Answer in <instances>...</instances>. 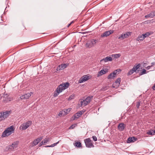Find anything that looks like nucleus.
Segmentation results:
<instances>
[{
    "instance_id": "nucleus-1",
    "label": "nucleus",
    "mask_w": 155,
    "mask_h": 155,
    "mask_svg": "<svg viewBox=\"0 0 155 155\" xmlns=\"http://www.w3.org/2000/svg\"><path fill=\"white\" fill-rule=\"evenodd\" d=\"M69 83L66 82L60 84L55 91L54 94V96L55 97H57L59 94L62 91L67 88L69 86Z\"/></svg>"
},
{
    "instance_id": "nucleus-2",
    "label": "nucleus",
    "mask_w": 155,
    "mask_h": 155,
    "mask_svg": "<svg viewBox=\"0 0 155 155\" xmlns=\"http://www.w3.org/2000/svg\"><path fill=\"white\" fill-rule=\"evenodd\" d=\"M14 131L13 126H11L5 130L2 133V137H5L10 135Z\"/></svg>"
},
{
    "instance_id": "nucleus-3",
    "label": "nucleus",
    "mask_w": 155,
    "mask_h": 155,
    "mask_svg": "<svg viewBox=\"0 0 155 155\" xmlns=\"http://www.w3.org/2000/svg\"><path fill=\"white\" fill-rule=\"evenodd\" d=\"M32 124V121L28 120L26 123L22 124L20 126V128L22 130H25L28 128Z\"/></svg>"
},
{
    "instance_id": "nucleus-4",
    "label": "nucleus",
    "mask_w": 155,
    "mask_h": 155,
    "mask_svg": "<svg viewBox=\"0 0 155 155\" xmlns=\"http://www.w3.org/2000/svg\"><path fill=\"white\" fill-rule=\"evenodd\" d=\"M97 41V40L92 39L87 41L86 44V46L87 48H91L94 46Z\"/></svg>"
},
{
    "instance_id": "nucleus-5",
    "label": "nucleus",
    "mask_w": 155,
    "mask_h": 155,
    "mask_svg": "<svg viewBox=\"0 0 155 155\" xmlns=\"http://www.w3.org/2000/svg\"><path fill=\"white\" fill-rule=\"evenodd\" d=\"M84 142L85 145L87 147L91 148V147H94V146L92 143V141L90 138H87L84 139Z\"/></svg>"
},
{
    "instance_id": "nucleus-6",
    "label": "nucleus",
    "mask_w": 155,
    "mask_h": 155,
    "mask_svg": "<svg viewBox=\"0 0 155 155\" xmlns=\"http://www.w3.org/2000/svg\"><path fill=\"white\" fill-rule=\"evenodd\" d=\"M2 98L3 99V101L5 103L11 101L12 100V98L10 97L7 94H4L3 95V97Z\"/></svg>"
},
{
    "instance_id": "nucleus-7",
    "label": "nucleus",
    "mask_w": 155,
    "mask_h": 155,
    "mask_svg": "<svg viewBox=\"0 0 155 155\" xmlns=\"http://www.w3.org/2000/svg\"><path fill=\"white\" fill-rule=\"evenodd\" d=\"M113 32V31L112 30H110L108 31H107L102 34L101 36L102 37H107L109 36L111 34H112Z\"/></svg>"
},
{
    "instance_id": "nucleus-8",
    "label": "nucleus",
    "mask_w": 155,
    "mask_h": 155,
    "mask_svg": "<svg viewBox=\"0 0 155 155\" xmlns=\"http://www.w3.org/2000/svg\"><path fill=\"white\" fill-rule=\"evenodd\" d=\"M130 32H128L126 33H123L118 38L119 39L122 40L124 38H127L130 35Z\"/></svg>"
},
{
    "instance_id": "nucleus-9",
    "label": "nucleus",
    "mask_w": 155,
    "mask_h": 155,
    "mask_svg": "<svg viewBox=\"0 0 155 155\" xmlns=\"http://www.w3.org/2000/svg\"><path fill=\"white\" fill-rule=\"evenodd\" d=\"M32 94L33 93L32 92L25 94L21 96L20 98L21 99H28L31 96V94Z\"/></svg>"
},
{
    "instance_id": "nucleus-10",
    "label": "nucleus",
    "mask_w": 155,
    "mask_h": 155,
    "mask_svg": "<svg viewBox=\"0 0 155 155\" xmlns=\"http://www.w3.org/2000/svg\"><path fill=\"white\" fill-rule=\"evenodd\" d=\"M82 115V113L81 112L78 111L74 115L73 117H72V119L73 120H76L81 117Z\"/></svg>"
},
{
    "instance_id": "nucleus-11",
    "label": "nucleus",
    "mask_w": 155,
    "mask_h": 155,
    "mask_svg": "<svg viewBox=\"0 0 155 155\" xmlns=\"http://www.w3.org/2000/svg\"><path fill=\"white\" fill-rule=\"evenodd\" d=\"M118 128L120 131H123L126 128V125L123 123H121L119 124Z\"/></svg>"
},
{
    "instance_id": "nucleus-12",
    "label": "nucleus",
    "mask_w": 155,
    "mask_h": 155,
    "mask_svg": "<svg viewBox=\"0 0 155 155\" xmlns=\"http://www.w3.org/2000/svg\"><path fill=\"white\" fill-rule=\"evenodd\" d=\"M116 71H114L112 73L110 74L108 76L107 78L108 79H110L111 78L114 79L116 76Z\"/></svg>"
},
{
    "instance_id": "nucleus-13",
    "label": "nucleus",
    "mask_w": 155,
    "mask_h": 155,
    "mask_svg": "<svg viewBox=\"0 0 155 155\" xmlns=\"http://www.w3.org/2000/svg\"><path fill=\"white\" fill-rule=\"evenodd\" d=\"M9 112L10 111H6L5 112H2V118L3 120H5L9 116Z\"/></svg>"
},
{
    "instance_id": "nucleus-14",
    "label": "nucleus",
    "mask_w": 155,
    "mask_h": 155,
    "mask_svg": "<svg viewBox=\"0 0 155 155\" xmlns=\"http://www.w3.org/2000/svg\"><path fill=\"white\" fill-rule=\"evenodd\" d=\"M121 79L120 78H118L115 81L113 85H115V86H114V87H115V86L118 87L120 84Z\"/></svg>"
},
{
    "instance_id": "nucleus-15",
    "label": "nucleus",
    "mask_w": 155,
    "mask_h": 155,
    "mask_svg": "<svg viewBox=\"0 0 155 155\" xmlns=\"http://www.w3.org/2000/svg\"><path fill=\"white\" fill-rule=\"evenodd\" d=\"M112 59L110 57L107 56L105 58H103L101 60V62H102L103 61H104L106 62L108 61H112Z\"/></svg>"
},
{
    "instance_id": "nucleus-16",
    "label": "nucleus",
    "mask_w": 155,
    "mask_h": 155,
    "mask_svg": "<svg viewBox=\"0 0 155 155\" xmlns=\"http://www.w3.org/2000/svg\"><path fill=\"white\" fill-rule=\"evenodd\" d=\"M137 140V138L135 137H129L127 139L128 143L134 142Z\"/></svg>"
},
{
    "instance_id": "nucleus-17",
    "label": "nucleus",
    "mask_w": 155,
    "mask_h": 155,
    "mask_svg": "<svg viewBox=\"0 0 155 155\" xmlns=\"http://www.w3.org/2000/svg\"><path fill=\"white\" fill-rule=\"evenodd\" d=\"M107 71V70L105 71L104 70H102L98 72L97 76L98 77L102 75L106 74Z\"/></svg>"
},
{
    "instance_id": "nucleus-18",
    "label": "nucleus",
    "mask_w": 155,
    "mask_h": 155,
    "mask_svg": "<svg viewBox=\"0 0 155 155\" xmlns=\"http://www.w3.org/2000/svg\"><path fill=\"white\" fill-rule=\"evenodd\" d=\"M17 147V143L14 142L12 143V145L9 146V148L11 150L13 149L14 148H16Z\"/></svg>"
},
{
    "instance_id": "nucleus-19",
    "label": "nucleus",
    "mask_w": 155,
    "mask_h": 155,
    "mask_svg": "<svg viewBox=\"0 0 155 155\" xmlns=\"http://www.w3.org/2000/svg\"><path fill=\"white\" fill-rule=\"evenodd\" d=\"M154 16V12H153L150 13V14H148L145 16L146 18L150 17L152 18Z\"/></svg>"
},
{
    "instance_id": "nucleus-20",
    "label": "nucleus",
    "mask_w": 155,
    "mask_h": 155,
    "mask_svg": "<svg viewBox=\"0 0 155 155\" xmlns=\"http://www.w3.org/2000/svg\"><path fill=\"white\" fill-rule=\"evenodd\" d=\"M81 106H85L87 105L88 104L87 102L86 101V100H83V101H81Z\"/></svg>"
},
{
    "instance_id": "nucleus-21",
    "label": "nucleus",
    "mask_w": 155,
    "mask_h": 155,
    "mask_svg": "<svg viewBox=\"0 0 155 155\" xmlns=\"http://www.w3.org/2000/svg\"><path fill=\"white\" fill-rule=\"evenodd\" d=\"M93 96H90L87 97L85 99L86 101L88 103H89L91 102V100L93 98Z\"/></svg>"
},
{
    "instance_id": "nucleus-22",
    "label": "nucleus",
    "mask_w": 155,
    "mask_h": 155,
    "mask_svg": "<svg viewBox=\"0 0 155 155\" xmlns=\"http://www.w3.org/2000/svg\"><path fill=\"white\" fill-rule=\"evenodd\" d=\"M144 38L143 36H142V34L141 35H139L138 37L137 38L136 40L137 41H143L144 39Z\"/></svg>"
},
{
    "instance_id": "nucleus-23",
    "label": "nucleus",
    "mask_w": 155,
    "mask_h": 155,
    "mask_svg": "<svg viewBox=\"0 0 155 155\" xmlns=\"http://www.w3.org/2000/svg\"><path fill=\"white\" fill-rule=\"evenodd\" d=\"M147 134L150 135H154L155 134V130H148Z\"/></svg>"
},
{
    "instance_id": "nucleus-24",
    "label": "nucleus",
    "mask_w": 155,
    "mask_h": 155,
    "mask_svg": "<svg viewBox=\"0 0 155 155\" xmlns=\"http://www.w3.org/2000/svg\"><path fill=\"white\" fill-rule=\"evenodd\" d=\"M140 67V64H138L136 66H134L133 68L132 69L133 70V71L134 72H136V71Z\"/></svg>"
},
{
    "instance_id": "nucleus-25",
    "label": "nucleus",
    "mask_w": 155,
    "mask_h": 155,
    "mask_svg": "<svg viewBox=\"0 0 155 155\" xmlns=\"http://www.w3.org/2000/svg\"><path fill=\"white\" fill-rule=\"evenodd\" d=\"M74 144L75 147H80L81 146V143L80 142L78 141L76 142L75 144L74 143Z\"/></svg>"
},
{
    "instance_id": "nucleus-26",
    "label": "nucleus",
    "mask_w": 155,
    "mask_h": 155,
    "mask_svg": "<svg viewBox=\"0 0 155 155\" xmlns=\"http://www.w3.org/2000/svg\"><path fill=\"white\" fill-rule=\"evenodd\" d=\"M120 56H121V55L120 54H112V57H114V58H119Z\"/></svg>"
},
{
    "instance_id": "nucleus-27",
    "label": "nucleus",
    "mask_w": 155,
    "mask_h": 155,
    "mask_svg": "<svg viewBox=\"0 0 155 155\" xmlns=\"http://www.w3.org/2000/svg\"><path fill=\"white\" fill-rule=\"evenodd\" d=\"M68 64H61V68L63 70L67 66H68Z\"/></svg>"
},
{
    "instance_id": "nucleus-28",
    "label": "nucleus",
    "mask_w": 155,
    "mask_h": 155,
    "mask_svg": "<svg viewBox=\"0 0 155 155\" xmlns=\"http://www.w3.org/2000/svg\"><path fill=\"white\" fill-rule=\"evenodd\" d=\"M50 140V138L49 137H46L45 139L43 140L42 141L44 144H45L46 143L49 141Z\"/></svg>"
},
{
    "instance_id": "nucleus-29",
    "label": "nucleus",
    "mask_w": 155,
    "mask_h": 155,
    "mask_svg": "<svg viewBox=\"0 0 155 155\" xmlns=\"http://www.w3.org/2000/svg\"><path fill=\"white\" fill-rule=\"evenodd\" d=\"M85 81H87L89 79V76H87V75H84L82 76Z\"/></svg>"
},
{
    "instance_id": "nucleus-30",
    "label": "nucleus",
    "mask_w": 155,
    "mask_h": 155,
    "mask_svg": "<svg viewBox=\"0 0 155 155\" xmlns=\"http://www.w3.org/2000/svg\"><path fill=\"white\" fill-rule=\"evenodd\" d=\"M151 34L149 33L148 32L146 33L145 34H142V36L144 38H145L149 36Z\"/></svg>"
},
{
    "instance_id": "nucleus-31",
    "label": "nucleus",
    "mask_w": 155,
    "mask_h": 155,
    "mask_svg": "<svg viewBox=\"0 0 155 155\" xmlns=\"http://www.w3.org/2000/svg\"><path fill=\"white\" fill-rule=\"evenodd\" d=\"M85 81L84 80V78L82 77L78 81V83H82L83 82H85Z\"/></svg>"
},
{
    "instance_id": "nucleus-32",
    "label": "nucleus",
    "mask_w": 155,
    "mask_h": 155,
    "mask_svg": "<svg viewBox=\"0 0 155 155\" xmlns=\"http://www.w3.org/2000/svg\"><path fill=\"white\" fill-rule=\"evenodd\" d=\"M147 73L146 71L144 69H143L142 70V71L141 72L140 74V75H141L143 74H144Z\"/></svg>"
},
{
    "instance_id": "nucleus-33",
    "label": "nucleus",
    "mask_w": 155,
    "mask_h": 155,
    "mask_svg": "<svg viewBox=\"0 0 155 155\" xmlns=\"http://www.w3.org/2000/svg\"><path fill=\"white\" fill-rule=\"evenodd\" d=\"M39 143L38 141V139H35L34 140L33 142V143L34 144V146H35L37 145Z\"/></svg>"
},
{
    "instance_id": "nucleus-34",
    "label": "nucleus",
    "mask_w": 155,
    "mask_h": 155,
    "mask_svg": "<svg viewBox=\"0 0 155 155\" xmlns=\"http://www.w3.org/2000/svg\"><path fill=\"white\" fill-rule=\"evenodd\" d=\"M134 72L133 71V70L132 69L130 70V71L127 73V75H129L132 74Z\"/></svg>"
},
{
    "instance_id": "nucleus-35",
    "label": "nucleus",
    "mask_w": 155,
    "mask_h": 155,
    "mask_svg": "<svg viewBox=\"0 0 155 155\" xmlns=\"http://www.w3.org/2000/svg\"><path fill=\"white\" fill-rule=\"evenodd\" d=\"M74 95H72L70 96L68 98V100L70 101L72 99H74Z\"/></svg>"
},
{
    "instance_id": "nucleus-36",
    "label": "nucleus",
    "mask_w": 155,
    "mask_h": 155,
    "mask_svg": "<svg viewBox=\"0 0 155 155\" xmlns=\"http://www.w3.org/2000/svg\"><path fill=\"white\" fill-rule=\"evenodd\" d=\"M61 65H59L57 67V69H56V70L57 71H60V70H63L61 68Z\"/></svg>"
},
{
    "instance_id": "nucleus-37",
    "label": "nucleus",
    "mask_w": 155,
    "mask_h": 155,
    "mask_svg": "<svg viewBox=\"0 0 155 155\" xmlns=\"http://www.w3.org/2000/svg\"><path fill=\"white\" fill-rule=\"evenodd\" d=\"M77 125L76 124H74L71 126L69 127V129H73Z\"/></svg>"
},
{
    "instance_id": "nucleus-38",
    "label": "nucleus",
    "mask_w": 155,
    "mask_h": 155,
    "mask_svg": "<svg viewBox=\"0 0 155 155\" xmlns=\"http://www.w3.org/2000/svg\"><path fill=\"white\" fill-rule=\"evenodd\" d=\"M59 143V141H58L57 143H54L51 145V147H54L56 146L57 145V144L58 143Z\"/></svg>"
},
{
    "instance_id": "nucleus-39",
    "label": "nucleus",
    "mask_w": 155,
    "mask_h": 155,
    "mask_svg": "<svg viewBox=\"0 0 155 155\" xmlns=\"http://www.w3.org/2000/svg\"><path fill=\"white\" fill-rule=\"evenodd\" d=\"M3 120V118H2V112H0V121H1Z\"/></svg>"
},
{
    "instance_id": "nucleus-40",
    "label": "nucleus",
    "mask_w": 155,
    "mask_h": 155,
    "mask_svg": "<svg viewBox=\"0 0 155 155\" xmlns=\"http://www.w3.org/2000/svg\"><path fill=\"white\" fill-rule=\"evenodd\" d=\"M140 105V102H137V103L136 107L138 108Z\"/></svg>"
},
{
    "instance_id": "nucleus-41",
    "label": "nucleus",
    "mask_w": 155,
    "mask_h": 155,
    "mask_svg": "<svg viewBox=\"0 0 155 155\" xmlns=\"http://www.w3.org/2000/svg\"><path fill=\"white\" fill-rule=\"evenodd\" d=\"M92 138H93V140L95 141H97V137H96V136H93L92 137Z\"/></svg>"
},
{
    "instance_id": "nucleus-42",
    "label": "nucleus",
    "mask_w": 155,
    "mask_h": 155,
    "mask_svg": "<svg viewBox=\"0 0 155 155\" xmlns=\"http://www.w3.org/2000/svg\"><path fill=\"white\" fill-rule=\"evenodd\" d=\"M43 139V137H40L37 139H38V141L39 142H40Z\"/></svg>"
},
{
    "instance_id": "nucleus-43",
    "label": "nucleus",
    "mask_w": 155,
    "mask_h": 155,
    "mask_svg": "<svg viewBox=\"0 0 155 155\" xmlns=\"http://www.w3.org/2000/svg\"><path fill=\"white\" fill-rule=\"evenodd\" d=\"M107 88H108V87H102L101 89V90H102V91H105V90H106L107 89Z\"/></svg>"
},
{
    "instance_id": "nucleus-44",
    "label": "nucleus",
    "mask_w": 155,
    "mask_h": 155,
    "mask_svg": "<svg viewBox=\"0 0 155 155\" xmlns=\"http://www.w3.org/2000/svg\"><path fill=\"white\" fill-rule=\"evenodd\" d=\"M152 67V65H151V66H148L147 67H146L145 68L147 70H149L150 68Z\"/></svg>"
},
{
    "instance_id": "nucleus-45",
    "label": "nucleus",
    "mask_w": 155,
    "mask_h": 155,
    "mask_svg": "<svg viewBox=\"0 0 155 155\" xmlns=\"http://www.w3.org/2000/svg\"><path fill=\"white\" fill-rule=\"evenodd\" d=\"M44 144V143H43V142L42 141L39 144V147H41Z\"/></svg>"
},
{
    "instance_id": "nucleus-46",
    "label": "nucleus",
    "mask_w": 155,
    "mask_h": 155,
    "mask_svg": "<svg viewBox=\"0 0 155 155\" xmlns=\"http://www.w3.org/2000/svg\"><path fill=\"white\" fill-rule=\"evenodd\" d=\"M62 112L61 111L59 113V114H58V115L60 117H61L62 116Z\"/></svg>"
},
{
    "instance_id": "nucleus-47",
    "label": "nucleus",
    "mask_w": 155,
    "mask_h": 155,
    "mask_svg": "<svg viewBox=\"0 0 155 155\" xmlns=\"http://www.w3.org/2000/svg\"><path fill=\"white\" fill-rule=\"evenodd\" d=\"M115 71H116V74L117 73V71L118 72H120V71L121 70L120 69H117L115 70Z\"/></svg>"
},
{
    "instance_id": "nucleus-48",
    "label": "nucleus",
    "mask_w": 155,
    "mask_h": 155,
    "mask_svg": "<svg viewBox=\"0 0 155 155\" xmlns=\"http://www.w3.org/2000/svg\"><path fill=\"white\" fill-rule=\"evenodd\" d=\"M152 88L153 89V90H155V84L152 87Z\"/></svg>"
},
{
    "instance_id": "nucleus-49",
    "label": "nucleus",
    "mask_w": 155,
    "mask_h": 155,
    "mask_svg": "<svg viewBox=\"0 0 155 155\" xmlns=\"http://www.w3.org/2000/svg\"><path fill=\"white\" fill-rule=\"evenodd\" d=\"M85 111L84 110L79 111V112H81L82 113V114L85 112Z\"/></svg>"
},
{
    "instance_id": "nucleus-50",
    "label": "nucleus",
    "mask_w": 155,
    "mask_h": 155,
    "mask_svg": "<svg viewBox=\"0 0 155 155\" xmlns=\"http://www.w3.org/2000/svg\"><path fill=\"white\" fill-rule=\"evenodd\" d=\"M70 110L69 109H67V110H66V112H65V113H67V112H68V111H69ZM67 114V113L66 114Z\"/></svg>"
},
{
    "instance_id": "nucleus-51",
    "label": "nucleus",
    "mask_w": 155,
    "mask_h": 155,
    "mask_svg": "<svg viewBox=\"0 0 155 155\" xmlns=\"http://www.w3.org/2000/svg\"><path fill=\"white\" fill-rule=\"evenodd\" d=\"M45 147H51V145H47V146H46Z\"/></svg>"
},
{
    "instance_id": "nucleus-52",
    "label": "nucleus",
    "mask_w": 155,
    "mask_h": 155,
    "mask_svg": "<svg viewBox=\"0 0 155 155\" xmlns=\"http://www.w3.org/2000/svg\"><path fill=\"white\" fill-rule=\"evenodd\" d=\"M151 65H152L153 66V65L155 64V63L154 62H152L151 63Z\"/></svg>"
},
{
    "instance_id": "nucleus-53",
    "label": "nucleus",
    "mask_w": 155,
    "mask_h": 155,
    "mask_svg": "<svg viewBox=\"0 0 155 155\" xmlns=\"http://www.w3.org/2000/svg\"><path fill=\"white\" fill-rule=\"evenodd\" d=\"M71 25V24L70 23H69V24H68V27H69V26Z\"/></svg>"
},
{
    "instance_id": "nucleus-54",
    "label": "nucleus",
    "mask_w": 155,
    "mask_h": 155,
    "mask_svg": "<svg viewBox=\"0 0 155 155\" xmlns=\"http://www.w3.org/2000/svg\"><path fill=\"white\" fill-rule=\"evenodd\" d=\"M74 22V21H71L70 23L71 24V25Z\"/></svg>"
},
{
    "instance_id": "nucleus-55",
    "label": "nucleus",
    "mask_w": 155,
    "mask_h": 155,
    "mask_svg": "<svg viewBox=\"0 0 155 155\" xmlns=\"http://www.w3.org/2000/svg\"><path fill=\"white\" fill-rule=\"evenodd\" d=\"M1 20H2V16H1Z\"/></svg>"
},
{
    "instance_id": "nucleus-56",
    "label": "nucleus",
    "mask_w": 155,
    "mask_h": 155,
    "mask_svg": "<svg viewBox=\"0 0 155 155\" xmlns=\"http://www.w3.org/2000/svg\"><path fill=\"white\" fill-rule=\"evenodd\" d=\"M154 16H155V12H154Z\"/></svg>"
},
{
    "instance_id": "nucleus-57",
    "label": "nucleus",
    "mask_w": 155,
    "mask_h": 155,
    "mask_svg": "<svg viewBox=\"0 0 155 155\" xmlns=\"http://www.w3.org/2000/svg\"><path fill=\"white\" fill-rule=\"evenodd\" d=\"M154 128L155 129V127H154Z\"/></svg>"
},
{
    "instance_id": "nucleus-58",
    "label": "nucleus",
    "mask_w": 155,
    "mask_h": 155,
    "mask_svg": "<svg viewBox=\"0 0 155 155\" xmlns=\"http://www.w3.org/2000/svg\"><path fill=\"white\" fill-rule=\"evenodd\" d=\"M0 23H1V22H0Z\"/></svg>"
}]
</instances>
